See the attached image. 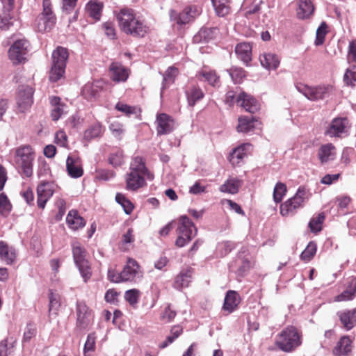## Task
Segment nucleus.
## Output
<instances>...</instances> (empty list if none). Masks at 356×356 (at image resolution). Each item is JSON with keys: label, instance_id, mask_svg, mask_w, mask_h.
<instances>
[{"label": "nucleus", "instance_id": "36", "mask_svg": "<svg viewBox=\"0 0 356 356\" xmlns=\"http://www.w3.org/2000/svg\"><path fill=\"white\" fill-rule=\"evenodd\" d=\"M103 4L96 0L90 1L86 5V11L88 15L95 20H99L101 16V12Z\"/></svg>", "mask_w": 356, "mask_h": 356}, {"label": "nucleus", "instance_id": "27", "mask_svg": "<svg viewBox=\"0 0 356 356\" xmlns=\"http://www.w3.org/2000/svg\"><path fill=\"white\" fill-rule=\"evenodd\" d=\"M252 49L250 42H241L235 47V52L238 58L245 65H248L252 60Z\"/></svg>", "mask_w": 356, "mask_h": 356}, {"label": "nucleus", "instance_id": "49", "mask_svg": "<svg viewBox=\"0 0 356 356\" xmlns=\"http://www.w3.org/2000/svg\"><path fill=\"white\" fill-rule=\"evenodd\" d=\"M316 252V245L314 242H309L304 251L301 253L300 258L305 261H310Z\"/></svg>", "mask_w": 356, "mask_h": 356}, {"label": "nucleus", "instance_id": "52", "mask_svg": "<svg viewBox=\"0 0 356 356\" xmlns=\"http://www.w3.org/2000/svg\"><path fill=\"white\" fill-rule=\"evenodd\" d=\"M344 82L348 86H354L356 83V65L346 70L343 76Z\"/></svg>", "mask_w": 356, "mask_h": 356}, {"label": "nucleus", "instance_id": "11", "mask_svg": "<svg viewBox=\"0 0 356 356\" xmlns=\"http://www.w3.org/2000/svg\"><path fill=\"white\" fill-rule=\"evenodd\" d=\"M202 8L197 6H191L186 8L182 13L177 15L175 11H171L170 19L178 24H186L193 21L200 15Z\"/></svg>", "mask_w": 356, "mask_h": 356}, {"label": "nucleus", "instance_id": "33", "mask_svg": "<svg viewBox=\"0 0 356 356\" xmlns=\"http://www.w3.org/2000/svg\"><path fill=\"white\" fill-rule=\"evenodd\" d=\"M213 7L218 17H225L231 11L230 0H211Z\"/></svg>", "mask_w": 356, "mask_h": 356}, {"label": "nucleus", "instance_id": "12", "mask_svg": "<svg viewBox=\"0 0 356 356\" xmlns=\"http://www.w3.org/2000/svg\"><path fill=\"white\" fill-rule=\"evenodd\" d=\"M350 129L348 120L346 118H337L332 120L325 134L330 137H341L347 134Z\"/></svg>", "mask_w": 356, "mask_h": 356}, {"label": "nucleus", "instance_id": "34", "mask_svg": "<svg viewBox=\"0 0 356 356\" xmlns=\"http://www.w3.org/2000/svg\"><path fill=\"white\" fill-rule=\"evenodd\" d=\"M192 276V271L190 269L184 270L176 277L174 287L177 289H181L184 287H187L191 282Z\"/></svg>", "mask_w": 356, "mask_h": 356}, {"label": "nucleus", "instance_id": "45", "mask_svg": "<svg viewBox=\"0 0 356 356\" xmlns=\"http://www.w3.org/2000/svg\"><path fill=\"white\" fill-rule=\"evenodd\" d=\"M254 119L246 117L238 118V124L236 127L238 132H248L254 128Z\"/></svg>", "mask_w": 356, "mask_h": 356}, {"label": "nucleus", "instance_id": "38", "mask_svg": "<svg viewBox=\"0 0 356 356\" xmlns=\"http://www.w3.org/2000/svg\"><path fill=\"white\" fill-rule=\"evenodd\" d=\"M355 310H346L338 313L341 323L348 330L353 328L355 325Z\"/></svg>", "mask_w": 356, "mask_h": 356}, {"label": "nucleus", "instance_id": "54", "mask_svg": "<svg viewBox=\"0 0 356 356\" xmlns=\"http://www.w3.org/2000/svg\"><path fill=\"white\" fill-rule=\"evenodd\" d=\"M115 200L118 203L120 204L127 214L131 213L134 209L132 203L125 198V197L120 193H118L115 196Z\"/></svg>", "mask_w": 356, "mask_h": 356}, {"label": "nucleus", "instance_id": "26", "mask_svg": "<svg viewBox=\"0 0 356 356\" xmlns=\"http://www.w3.org/2000/svg\"><path fill=\"white\" fill-rule=\"evenodd\" d=\"M0 258L6 264H13L16 259L15 248L12 246H9L4 241H0Z\"/></svg>", "mask_w": 356, "mask_h": 356}, {"label": "nucleus", "instance_id": "44", "mask_svg": "<svg viewBox=\"0 0 356 356\" xmlns=\"http://www.w3.org/2000/svg\"><path fill=\"white\" fill-rule=\"evenodd\" d=\"M186 96L188 104L193 106L197 101L203 98L204 93L200 88L193 86L186 91Z\"/></svg>", "mask_w": 356, "mask_h": 356}, {"label": "nucleus", "instance_id": "3", "mask_svg": "<svg viewBox=\"0 0 356 356\" xmlns=\"http://www.w3.org/2000/svg\"><path fill=\"white\" fill-rule=\"evenodd\" d=\"M68 56L67 49L63 47H58L53 51L52 66L49 72L51 81L56 82L63 77Z\"/></svg>", "mask_w": 356, "mask_h": 356}, {"label": "nucleus", "instance_id": "18", "mask_svg": "<svg viewBox=\"0 0 356 356\" xmlns=\"http://www.w3.org/2000/svg\"><path fill=\"white\" fill-rule=\"evenodd\" d=\"M14 0H6L3 3L2 15H0V29L7 31L13 25V17L10 13L13 10Z\"/></svg>", "mask_w": 356, "mask_h": 356}, {"label": "nucleus", "instance_id": "5", "mask_svg": "<svg viewBox=\"0 0 356 356\" xmlns=\"http://www.w3.org/2000/svg\"><path fill=\"white\" fill-rule=\"evenodd\" d=\"M177 238L175 245L182 248L188 243L197 234L193 222L187 217L181 216L177 229Z\"/></svg>", "mask_w": 356, "mask_h": 356}, {"label": "nucleus", "instance_id": "14", "mask_svg": "<svg viewBox=\"0 0 356 356\" xmlns=\"http://www.w3.org/2000/svg\"><path fill=\"white\" fill-rule=\"evenodd\" d=\"M76 324L81 329H84L91 323L92 313L83 301L76 303Z\"/></svg>", "mask_w": 356, "mask_h": 356}, {"label": "nucleus", "instance_id": "43", "mask_svg": "<svg viewBox=\"0 0 356 356\" xmlns=\"http://www.w3.org/2000/svg\"><path fill=\"white\" fill-rule=\"evenodd\" d=\"M177 74L178 70L176 67H170L168 68L163 74L161 95H162L163 90L166 88L169 84H171L174 82L175 79Z\"/></svg>", "mask_w": 356, "mask_h": 356}, {"label": "nucleus", "instance_id": "29", "mask_svg": "<svg viewBox=\"0 0 356 356\" xmlns=\"http://www.w3.org/2000/svg\"><path fill=\"white\" fill-rule=\"evenodd\" d=\"M318 156L321 163L333 161L336 156V148L331 143L323 145L319 148Z\"/></svg>", "mask_w": 356, "mask_h": 356}, {"label": "nucleus", "instance_id": "50", "mask_svg": "<svg viewBox=\"0 0 356 356\" xmlns=\"http://www.w3.org/2000/svg\"><path fill=\"white\" fill-rule=\"evenodd\" d=\"M286 193V186L282 182L276 184L273 191V199L275 202H280Z\"/></svg>", "mask_w": 356, "mask_h": 356}, {"label": "nucleus", "instance_id": "48", "mask_svg": "<svg viewBox=\"0 0 356 356\" xmlns=\"http://www.w3.org/2000/svg\"><path fill=\"white\" fill-rule=\"evenodd\" d=\"M102 126L99 124L96 123L86 130L83 137L86 140H90L92 138L99 136L102 134Z\"/></svg>", "mask_w": 356, "mask_h": 356}, {"label": "nucleus", "instance_id": "42", "mask_svg": "<svg viewBox=\"0 0 356 356\" xmlns=\"http://www.w3.org/2000/svg\"><path fill=\"white\" fill-rule=\"evenodd\" d=\"M241 181L237 179H228L224 184H222L220 191L224 193L235 194L238 191Z\"/></svg>", "mask_w": 356, "mask_h": 356}, {"label": "nucleus", "instance_id": "6", "mask_svg": "<svg viewBox=\"0 0 356 356\" xmlns=\"http://www.w3.org/2000/svg\"><path fill=\"white\" fill-rule=\"evenodd\" d=\"M309 199L308 192L303 188H299L293 197L280 205V213L282 216L293 215L297 209L303 207Z\"/></svg>", "mask_w": 356, "mask_h": 356}, {"label": "nucleus", "instance_id": "2", "mask_svg": "<svg viewBox=\"0 0 356 356\" xmlns=\"http://www.w3.org/2000/svg\"><path fill=\"white\" fill-rule=\"evenodd\" d=\"M302 343L301 334L293 326L286 327L276 339V345L284 352H291Z\"/></svg>", "mask_w": 356, "mask_h": 356}, {"label": "nucleus", "instance_id": "46", "mask_svg": "<svg viewBox=\"0 0 356 356\" xmlns=\"http://www.w3.org/2000/svg\"><path fill=\"white\" fill-rule=\"evenodd\" d=\"M218 32L216 28H204L200 29L198 34L194 37L195 41H198L200 39H203L205 41H208L212 39Z\"/></svg>", "mask_w": 356, "mask_h": 356}, {"label": "nucleus", "instance_id": "59", "mask_svg": "<svg viewBox=\"0 0 356 356\" xmlns=\"http://www.w3.org/2000/svg\"><path fill=\"white\" fill-rule=\"evenodd\" d=\"M39 16L44 17V18H52L53 22H56V17L51 10V3L50 0L43 1V10Z\"/></svg>", "mask_w": 356, "mask_h": 356}, {"label": "nucleus", "instance_id": "25", "mask_svg": "<svg viewBox=\"0 0 356 356\" xmlns=\"http://www.w3.org/2000/svg\"><path fill=\"white\" fill-rule=\"evenodd\" d=\"M240 301V297L235 291H228L225 297L222 309L230 314L236 309Z\"/></svg>", "mask_w": 356, "mask_h": 356}, {"label": "nucleus", "instance_id": "21", "mask_svg": "<svg viewBox=\"0 0 356 356\" xmlns=\"http://www.w3.org/2000/svg\"><path fill=\"white\" fill-rule=\"evenodd\" d=\"M49 101L52 107L51 117L54 121H57L63 115L67 112V106L61 102L60 98L58 97L52 96L49 98Z\"/></svg>", "mask_w": 356, "mask_h": 356}, {"label": "nucleus", "instance_id": "17", "mask_svg": "<svg viewBox=\"0 0 356 356\" xmlns=\"http://www.w3.org/2000/svg\"><path fill=\"white\" fill-rule=\"evenodd\" d=\"M111 79L115 82H124L129 77V70L120 63H112L109 67Z\"/></svg>", "mask_w": 356, "mask_h": 356}, {"label": "nucleus", "instance_id": "37", "mask_svg": "<svg viewBox=\"0 0 356 356\" xmlns=\"http://www.w3.org/2000/svg\"><path fill=\"white\" fill-rule=\"evenodd\" d=\"M199 79L207 81L211 86H216L219 83V76L216 74V72L209 70L207 69L199 71L197 74Z\"/></svg>", "mask_w": 356, "mask_h": 356}, {"label": "nucleus", "instance_id": "23", "mask_svg": "<svg viewBox=\"0 0 356 356\" xmlns=\"http://www.w3.org/2000/svg\"><path fill=\"white\" fill-rule=\"evenodd\" d=\"M146 176L139 175L133 172L127 174L126 177V188L129 191H136L145 185V178Z\"/></svg>", "mask_w": 356, "mask_h": 356}, {"label": "nucleus", "instance_id": "53", "mask_svg": "<svg viewBox=\"0 0 356 356\" xmlns=\"http://www.w3.org/2000/svg\"><path fill=\"white\" fill-rule=\"evenodd\" d=\"M228 72L234 83H241L245 76V71L242 68L232 67Z\"/></svg>", "mask_w": 356, "mask_h": 356}, {"label": "nucleus", "instance_id": "62", "mask_svg": "<svg viewBox=\"0 0 356 356\" xmlns=\"http://www.w3.org/2000/svg\"><path fill=\"white\" fill-rule=\"evenodd\" d=\"M135 240L134 235V230L132 228L128 229L126 233L122 235V245L126 248L128 244L133 243Z\"/></svg>", "mask_w": 356, "mask_h": 356}, {"label": "nucleus", "instance_id": "8", "mask_svg": "<svg viewBox=\"0 0 356 356\" xmlns=\"http://www.w3.org/2000/svg\"><path fill=\"white\" fill-rule=\"evenodd\" d=\"M72 253L74 262L84 281L86 282L91 276L90 266L86 259V252L79 243L75 242L72 245Z\"/></svg>", "mask_w": 356, "mask_h": 356}, {"label": "nucleus", "instance_id": "16", "mask_svg": "<svg viewBox=\"0 0 356 356\" xmlns=\"http://www.w3.org/2000/svg\"><path fill=\"white\" fill-rule=\"evenodd\" d=\"M156 131L158 135L168 134L175 127L174 120L165 113H160L156 116Z\"/></svg>", "mask_w": 356, "mask_h": 356}, {"label": "nucleus", "instance_id": "32", "mask_svg": "<svg viewBox=\"0 0 356 356\" xmlns=\"http://www.w3.org/2000/svg\"><path fill=\"white\" fill-rule=\"evenodd\" d=\"M66 222L69 227L73 230L81 229L86 225V220L75 210L69 211L66 217Z\"/></svg>", "mask_w": 356, "mask_h": 356}, {"label": "nucleus", "instance_id": "57", "mask_svg": "<svg viewBox=\"0 0 356 356\" xmlns=\"http://www.w3.org/2000/svg\"><path fill=\"white\" fill-rule=\"evenodd\" d=\"M327 33V25L325 22L321 23L316 30V45H321L324 42L325 36Z\"/></svg>", "mask_w": 356, "mask_h": 356}, {"label": "nucleus", "instance_id": "4", "mask_svg": "<svg viewBox=\"0 0 356 356\" xmlns=\"http://www.w3.org/2000/svg\"><path fill=\"white\" fill-rule=\"evenodd\" d=\"M35 153L31 146L25 145L16 150L15 164L27 177L33 175V163Z\"/></svg>", "mask_w": 356, "mask_h": 356}, {"label": "nucleus", "instance_id": "55", "mask_svg": "<svg viewBox=\"0 0 356 356\" xmlns=\"http://www.w3.org/2000/svg\"><path fill=\"white\" fill-rule=\"evenodd\" d=\"M140 296V291L133 289L125 292L124 298L131 305H134L138 303Z\"/></svg>", "mask_w": 356, "mask_h": 356}, {"label": "nucleus", "instance_id": "58", "mask_svg": "<svg viewBox=\"0 0 356 356\" xmlns=\"http://www.w3.org/2000/svg\"><path fill=\"white\" fill-rule=\"evenodd\" d=\"M324 219L323 213H320L316 218H312L309 223L311 230L314 232H319L321 229V224Z\"/></svg>", "mask_w": 356, "mask_h": 356}, {"label": "nucleus", "instance_id": "56", "mask_svg": "<svg viewBox=\"0 0 356 356\" xmlns=\"http://www.w3.org/2000/svg\"><path fill=\"white\" fill-rule=\"evenodd\" d=\"M11 204L4 193H0V214L6 215L11 210Z\"/></svg>", "mask_w": 356, "mask_h": 356}, {"label": "nucleus", "instance_id": "63", "mask_svg": "<svg viewBox=\"0 0 356 356\" xmlns=\"http://www.w3.org/2000/svg\"><path fill=\"white\" fill-rule=\"evenodd\" d=\"M35 334V327L33 325L28 324L24 333L23 341H29Z\"/></svg>", "mask_w": 356, "mask_h": 356}, {"label": "nucleus", "instance_id": "30", "mask_svg": "<svg viewBox=\"0 0 356 356\" xmlns=\"http://www.w3.org/2000/svg\"><path fill=\"white\" fill-rule=\"evenodd\" d=\"M130 171L146 176V178L152 180L154 177L150 173L145 165V163L141 157H135L131 163Z\"/></svg>", "mask_w": 356, "mask_h": 356}, {"label": "nucleus", "instance_id": "51", "mask_svg": "<svg viewBox=\"0 0 356 356\" xmlns=\"http://www.w3.org/2000/svg\"><path fill=\"white\" fill-rule=\"evenodd\" d=\"M96 337L95 333H90L87 337V340L84 345L83 353L85 356H89L90 353L95 350Z\"/></svg>", "mask_w": 356, "mask_h": 356}, {"label": "nucleus", "instance_id": "31", "mask_svg": "<svg viewBox=\"0 0 356 356\" xmlns=\"http://www.w3.org/2000/svg\"><path fill=\"white\" fill-rule=\"evenodd\" d=\"M261 65L266 69L276 70L280 65V58L273 53H264L259 57Z\"/></svg>", "mask_w": 356, "mask_h": 356}, {"label": "nucleus", "instance_id": "47", "mask_svg": "<svg viewBox=\"0 0 356 356\" xmlns=\"http://www.w3.org/2000/svg\"><path fill=\"white\" fill-rule=\"evenodd\" d=\"M49 312L56 315L60 307V296L53 292L49 293Z\"/></svg>", "mask_w": 356, "mask_h": 356}, {"label": "nucleus", "instance_id": "13", "mask_svg": "<svg viewBox=\"0 0 356 356\" xmlns=\"http://www.w3.org/2000/svg\"><path fill=\"white\" fill-rule=\"evenodd\" d=\"M122 277L121 280L123 282H133L137 279H140L143 277V272L140 270V267L133 259H129L127 265L124 267L121 271Z\"/></svg>", "mask_w": 356, "mask_h": 356}, {"label": "nucleus", "instance_id": "61", "mask_svg": "<svg viewBox=\"0 0 356 356\" xmlns=\"http://www.w3.org/2000/svg\"><path fill=\"white\" fill-rule=\"evenodd\" d=\"M348 61L356 64V42L353 41L348 47Z\"/></svg>", "mask_w": 356, "mask_h": 356}, {"label": "nucleus", "instance_id": "1", "mask_svg": "<svg viewBox=\"0 0 356 356\" xmlns=\"http://www.w3.org/2000/svg\"><path fill=\"white\" fill-rule=\"evenodd\" d=\"M120 29L126 34L143 37L148 28L136 16L134 10L124 8L116 16Z\"/></svg>", "mask_w": 356, "mask_h": 356}, {"label": "nucleus", "instance_id": "24", "mask_svg": "<svg viewBox=\"0 0 356 356\" xmlns=\"http://www.w3.org/2000/svg\"><path fill=\"white\" fill-rule=\"evenodd\" d=\"M66 167L69 175L73 178H79L83 175V168L79 158L68 156Z\"/></svg>", "mask_w": 356, "mask_h": 356}, {"label": "nucleus", "instance_id": "10", "mask_svg": "<svg viewBox=\"0 0 356 356\" xmlns=\"http://www.w3.org/2000/svg\"><path fill=\"white\" fill-rule=\"evenodd\" d=\"M33 88L27 85L19 87L17 95V108L19 112L24 113L28 111L33 104Z\"/></svg>", "mask_w": 356, "mask_h": 356}, {"label": "nucleus", "instance_id": "41", "mask_svg": "<svg viewBox=\"0 0 356 356\" xmlns=\"http://www.w3.org/2000/svg\"><path fill=\"white\" fill-rule=\"evenodd\" d=\"M55 22H53L52 18H44V17L38 16L35 21L34 26L40 32L47 31L54 26Z\"/></svg>", "mask_w": 356, "mask_h": 356}, {"label": "nucleus", "instance_id": "7", "mask_svg": "<svg viewBox=\"0 0 356 356\" xmlns=\"http://www.w3.org/2000/svg\"><path fill=\"white\" fill-rule=\"evenodd\" d=\"M296 88L305 97L312 101L323 99L331 95L334 90L332 85L312 87L300 83L296 86Z\"/></svg>", "mask_w": 356, "mask_h": 356}, {"label": "nucleus", "instance_id": "35", "mask_svg": "<svg viewBox=\"0 0 356 356\" xmlns=\"http://www.w3.org/2000/svg\"><path fill=\"white\" fill-rule=\"evenodd\" d=\"M356 296V277H353L349 282V285L340 295L335 298L337 301H346L352 300Z\"/></svg>", "mask_w": 356, "mask_h": 356}, {"label": "nucleus", "instance_id": "40", "mask_svg": "<svg viewBox=\"0 0 356 356\" xmlns=\"http://www.w3.org/2000/svg\"><path fill=\"white\" fill-rule=\"evenodd\" d=\"M16 340L13 337H7L0 341V353L3 356H9L14 353Z\"/></svg>", "mask_w": 356, "mask_h": 356}, {"label": "nucleus", "instance_id": "64", "mask_svg": "<svg viewBox=\"0 0 356 356\" xmlns=\"http://www.w3.org/2000/svg\"><path fill=\"white\" fill-rule=\"evenodd\" d=\"M55 143L60 147L67 145V136L64 131H59L56 134Z\"/></svg>", "mask_w": 356, "mask_h": 356}, {"label": "nucleus", "instance_id": "22", "mask_svg": "<svg viewBox=\"0 0 356 356\" xmlns=\"http://www.w3.org/2000/svg\"><path fill=\"white\" fill-rule=\"evenodd\" d=\"M252 149V145L249 143L243 144L235 148L229 155V161L232 165L239 164L247 156Z\"/></svg>", "mask_w": 356, "mask_h": 356}, {"label": "nucleus", "instance_id": "39", "mask_svg": "<svg viewBox=\"0 0 356 356\" xmlns=\"http://www.w3.org/2000/svg\"><path fill=\"white\" fill-rule=\"evenodd\" d=\"M351 341L348 337H343L333 350L335 356H341L349 353L351 350Z\"/></svg>", "mask_w": 356, "mask_h": 356}, {"label": "nucleus", "instance_id": "28", "mask_svg": "<svg viewBox=\"0 0 356 356\" xmlns=\"http://www.w3.org/2000/svg\"><path fill=\"white\" fill-rule=\"evenodd\" d=\"M103 86L104 83L102 81H95L92 83H88L82 89V95L88 99L95 98L102 90Z\"/></svg>", "mask_w": 356, "mask_h": 356}, {"label": "nucleus", "instance_id": "9", "mask_svg": "<svg viewBox=\"0 0 356 356\" xmlns=\"http://www.w3.org/2000/svg\"><path fill=\"white\" fill-rule=\"evenodd\" d=\"M29 42L26 39H19L14 42L8 49V58L14 65H19L26 60Z\"/></svg>", "mask_w": 356, "mask_h": 356}, {"label": "nucleus", "instance_id": "19", "mask_svg": "<svg viewBox=\"0 0 356 356\" xmlns=\"http://www.w3.org/2000/svg\"><path fill=\"white\" fill-rule=\"evenodd\" d=\"M296 5V16L299 19H309L313 15L314 6L311 0H297Z\"/></svg>", "mask_w": 356, "mask_h": 356}, {"label": "nucleus", "instance_id": "15", "mask_svg": "<svg viewBox=\"0 0 356 356\" xmlns=\"http://www.w3.org/2000/svg\"><path fill=\"white\" fill-rule=\"evenodd\" d=\"M55 184L51 182H42L37 188L38 206L44 209L47 200L53 195Z\"/></svg>", "mask_w": 356, "mask_h": 356}, {"label": "nucleus", "instance_id": "20", "mask_svg": "<svg viewBox=\"0 0 356 356\" xmlns=\"http://www.w3.org/2000/svg\"><path fill=\"white\" fill-rule=\"evenodd\" d=\"M236 102L246 111L254 113L259 109V104L252 96L241 92L236 98Z\"/></svg>", "mask_w": 356, "mask_h": 356}, {"label": "nucleus", "instance_id": "60", "mask_svg": "<svg viewBox=\"0 0 356 356\" xmlns=\"http://www.w3.org/2000/svg\"><path fill=\"white\" fill-rule=\"evenodd\" d=\"M115 108L118 111L125 113L127 115H129L131 114L136 113V107L130 106H129L126 104L122 103V102H118L115 105Z\"/></svg>", "mask_w": 356, "mask_h": 356}]
</instances>
